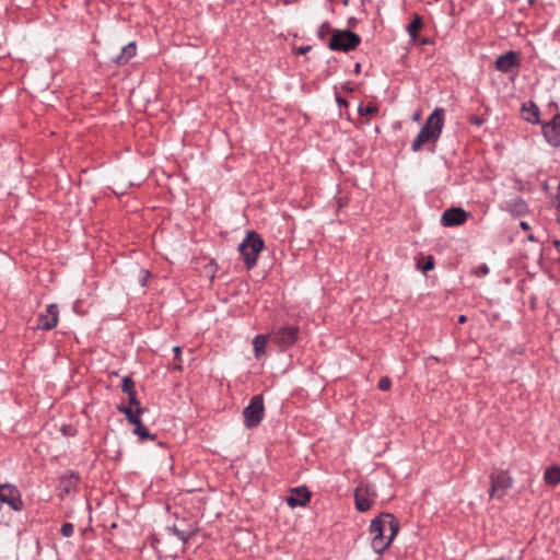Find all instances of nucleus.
Wrapping results in <instances>:
<instances>
[{
  "label": "nucleus",
  "instance_id": "30",
  "mask_svg": "<svg viewBox=\"0 0 560 560\" xmlns=\"http://www.w3.org/2000/svg\"><path fill=\"white\" fill-rule=\"evenodd\" d=\"M327 32H329V25L327 23H323L318 30L319 36H324Z\"/></svg>",
  "mask_w": 560,
  "mask_h": 560
},
{
  "label": "nucleus",
  "instance_id": "10",
  "mask_svg": "<svg viewBox=\"0 0 560 560\" xmlns=\"http://www.w3.org/2000/svg\"><path fill=\"white\" fill-rule=\"evenodd\" d=\"M545 140L552 147H560V114L542 125Z\"/></svg>",
  "mask_w": 560,
  "mask_h": 560
},
{
  "label": "nucleus",
  "instance_id": "21",
  "mask_svg": "<svg viewBox=\"0 0 560 560\" xmlns=\"http://www.w3.org/2000/svg\"><path fill=\"white\" fill-rule=\"evenodd\" d=\"M422 26V20L419 15H416L411 23L409 24L408 26V34L409 36L412 38V39H416L417 36H418V31L421 28Z\"/></svg>",
  "mask_w": 560,
  "mask_h": 560
},
{
  "label": "nucleus",
  "instance_id": "16",
  "mask_svg": "<svg viewBox=\"0 0 560 560\" xmlns=\"http://www.w3.org/2000/svg\"><path fill=\"white\" fill-rule=\"evenodd\" d=\"M268 338L269 336L267 335H257L253 339L254 355L257 360H260L265 357Z\"/></svg>",
  "mask_w": 560,
  "mask_h": 560
},
{
  "label": "nucleus",
  "instance_id": "2",
  "mask_svg": "<svg viewBox=\"0 0 560 560\" xmlns=\"http://www.w3.org/2000/svg\"><path fill=\"white\" fill-rule=\"evenodd\" d=\"M444 126V109L435 108L427 118L418 136L411 143V150L418 152L427 142H436Z\"/></svg>",
  "mask_w": 560,
  "mask_h": 560
},
{
  "label": "nucleus",
  "instance_id": "25",
  "mask_svg": "<svg viewBox=\"0 0 560 560\" xmlns=\"http://www.w3.org/2000/svg\"><path fill=\"white\" fill-rule=\"evenodd\" d=\"M172 533L183 542H187L188 539H189V534L183 532V530H179L177 527H172L171 528Z\"/></svg>",
  "mask_w": 560,
  "mask_h": 560
},
{
  "label": "nucleus",
  "instance_id": "12",
  "mask_svg": "<svg viewBox=\"0 0 560 560\" xmlns=\"http://www.w3.org/2000/svg\"><path fill=\"white\" fill-rule=\"evenodd\" d=\"M520 66V58L516 51L510 50L497 58L494 68L500 72H509Z\"/></svg>",
  "mask_w": 560,
  "mask_h": 560
},
{
  "label": "nucleus",
  "instance_id": "27",
  "mask_svg": "<svg viewBox=\"0 0 560 560\" xmlns=\"http://www.w3.org/2000/svg\"><path fill=\"white\" fill-rule=\"evenodd\" d=\"M392 386V382L388 377H382L380 381H378V384H377V387L381 389V390H388Z\"/></svg>",
  "mask_w": 560,
  "mask_h": 560
},
{
  "label": "nucleus",
  "instance_id": "18",
  "mask_svg": "<svg viewBox=\"0 0 560 560\" xmlns=\"http://www.w3.org/2000/svg\"><path fill=\"white\" fill-rule=\"evenodd\" d=\"M77 479L78 478L72 472L69 476H63L60 480V494L70 493L75 486Z\"/></svg>",
  "mask_w": 560,
  "mask_h": 560
},
{
  "label": "nucleus",
  "instance_id": "35",
  "mask_svg": "<svg viewBox=\"0 0 560 560\" xmlns=\"http://www.w3.org/2000/svg\"><path fill=\"white\" fill-rule=\"evenodd\" d=\"M472 122H474L475 125H477V126H480V125L482 124V120H481V119H479V118H474V119H472Z\"/></svg>",
  "mask_w": 560,
  "mask_h": 560
},
{
  "label": "nucleus",
  "instance_id": "13",
  "mask_svg": "<svg viewBox=\"0 0 560 560\" xmlns=\"http://www.w3.org/2000/svg\"><path fill=\"white\" fill-rule=\"evenodd\" d=\"M467 214L462 208H451L443 212L441 222L444 226L460 225L466 221Z\"/></svg>",
  "mask_w": 560,
  "mask_h": 560
},
{
  "label": "nucleus",
  "instance_id": "14",
  "mask_svg": "<svg viewBox=\"0 0 560 560\" xmlns=\"http://www.w3.org/2000/svg\"><path fill=\"white\" fill-rule=\"evenodd\" d=\"M311 493L306 487H296L292 489L291 494L287 498L290 508L304 506L310 501Z\"/></svg>",
  "mask_w": 560,
  "mask_h": 560
},
{
  "label": "nucleus",
  "instance_id": "15",
  "mask_svg": "<svg viewBox=\"0 0 560 560\" xmlns=\"http://www.w3.org/2000/svg\"><path fill=\"white\" fill-rule=\"evenodd\" d=\"M136 43L130 42L121 48L120 52L115 58H113V62L116 65H125L136 55Z\"/></svg>",
  "mask_w": 560,
  "mask_h": 560
},
{
  "label": "nucleus",
  "instance_id": "39",
  "mask_svg": "<svg viewBox=\"0 0 560 560\" xmlns=\"http://www.w3.org/2000/svg\"><path fill=\"white\" fill-rule=\"evenodd\" d=\"M553 245H555L556 247H560V241H555V242H553Z\"/></svg>",
  "mask_w": 560,
  "mask_h": 560
},
{
  "label": "nucleus",
  "instance_id": "36",
  "mask_svg": "<svg viewBox=\"0 0 560 560\" xmlns=\"http://www.w3.org/2000/svg\"><path fill=\"white\" fill-rule=\"evenodd\" d=\"M148 276H149V272L145 271V278H142V281H141L142 285H145Z\"/></svg>",
  "mask_w": 560,
  "mask_h": 560
},
{
  "label": "nucleus",
  "instance_id": "9",
  "mask_svg": "<svg viewBox=\"0 0 560 560\" xmlns=\"http://www.w3.org/2000/svg\"><path fill=\"white\" fill-rule=\"evenodd\" d=\"M0 503L16 512L24 506L20 490L12 483H0Z\"/></svg>",
  "mask_w": 560,
  "mask_h": 560
},
{
  "label": "nucleus",
  "instance_id": "33",
  "mask_svg": "<svg viewBox=\"0 0 560 560\" xmlns=\"http://www.w3.org/2000/svg\"><path fill=\"white\" fill-rule=\"evenodd\" d=\"M180 351H182V350H180V347H178V346H175V347L173 348V352L175 353V357H178V355L180 354Z\"/></svg>",
  "mask_w": 560,
  "mask_h": 560
},
{
  "label": "nucleus",
  "instance_id": "20",
  "mask_svg": "<svg viewBox=\"0 0 560 560\" xmlns=\"http://www.w3.org/2000/svg\"><path fill=\"white\" fill-rule=\"evenodd\" d=\"M523 110L529 113V115L526 117L527 121H529L532 124L539 122V108L536 104H534L532 102L528 104H524Z\"/></svg>",
  "mask_w": 560,
  "mask_h": 560
},
{
  "label": "nucleus",
  "instance_id": "28",
  "mask_svg": "<svg viewBox=\"0 0 560 560\" xmlns=\"http://www.w3.org/2000/svg\"><path fill=\"white\" fill-rule=\"evenodd\" d=\"M129 397V406L135 409L141 408L139 400L137 399L136 390L127 394Z\"/></svg>",
  "mask_w": 560,
  "mask_h": 560
},
{
  "label": "nucleus",
  "instance_id": "41",
  "mask_svg": "<svg viewBox=\"0 0 560 560\" xmlns=\"http://www.w3.org/2000/svg\"><path fill=\"white\" fill-rule=\"evenodd\" d=\"M528 240H529V241H534V236H533V235H529V236H528Z\"/></svg>",
  "mask_w": 560,
  "mask_h": 560
},
{
  "label": "nucleus",
  "instance_id": "38",
  "mask_svg": "<svg viewBox=\"0 0 560 560\" xmlns=\"http://www.w3.org/2000/svg\"><path fill=\"white\" fill-rule=\"evenodd\" d=\"M458 320H459V323H464L466 320V316L465 315H460Z\"/></svg>",
  "mask_w": 560,
  "mask_h": 560
},
{
  "label": "nucleus",
  "instance_id": "24",
  "mask_svg": "<svg viewBox=\"0 0 560 560\" xmlns=\"http://www.w3.org/2000/svg\"><path fill=\"white\" fill-rule=\"evenodd\" d=\"M376 110H377V108L373 105H366V106L360 105L358 108V112L361 116L373 115L376 113Z\"/></svg>",
  "mask_w": 560,
  "mask_h": 560
},
{
  "label": "nucleus",
  "instance_id": "3",
  "mask_svg": "<svg viewBox=\"0 0 560 560\" xmlns=\"http://www.w3.org/2000/svg\"><path fill=\"white\" fill-rule=\"evenodd\" d=\"M262 248V238L256 232H248L238 245V250L247 269H252L256 265L258 255Z\"/></svg>",
  "mask_w": 560,
  "mask_h": 560
},
{
  "label": "nucleus",
  "instance_id": "37",
  "mask_svg": "<svg viewBox=\"0 0 560 560\" xmlns=\"http://www.w3.org/2000/svg\"><path fill=\"white\" fill-rule=\"evenodd\" d=\"M308 50H310V46H307V47H305V48H301V49H300V52L304 54V52H306V51H308Z\"/></svg>",
  "mask_w": 560,
  "mask_h": 560
},
{
  "label": "nucleus",
  "instance_id": "19",
  "mask_svg": "<svg viewBox=\"0 0 560 560\" xmlns=\"http://www.w3.org/2000/svg\"><path fill=\"white\" fill-rule=\"evenodd\" d=\"M544 479L548 485L556 486L560 483V469L558 467H549L544 474Z\"/></svg>",
  "mask_w": 560,
  "mask_h": 560
},
{
  "label": "nucleus",
  "instance_id": "5",
  "mask_svg": "<svg viewBox=\"0 0 560 560\" xmlns=\"http://www.w3.org/2000/svg\"><path fill=\"white\" fill-rule=\"evenodd\" d=\"M244 424L247 429L257 427L264 417V398L262 395L252 397L248 406L243 411Z\"/></svg>",
  "mask_w": 560,
  "mask_h": 560
},
{
  "label": "nucleus",
  "instance_id": "8",
  "mask_svg": "<svg viewBox=\"0 0 560 560\" xmlns=\"http://www.w3.org/2000/svg\"><path fill=\"white\" fill-rule=\"evenodd\" d=\"M354 499L355 506L359 511H369L376 499V490L374 486L361 483L354 490Z\"/></svg>",
  "mask_w": 560,
  "mask_h": 560
},
{
  "label": "nucleus",
  "instance_id": "34",
  "mask_svg": "<svg viewBox=\"0 0 560 560\" xmlns=\"http://www.w3.org/2000/svg\"><path fill=\"white\" fill-rule=\"evenodd\" d=\"M520 226H521L523 230H528V229H529V224H528L527 222H525V221H522V222L520 223Z\"/></svg>",
  "mask_w": 560,
  "mask_h": 560
},
{
  "label": "nucleus",
  "instance_id": "17",
  "mask_svg": "<svg viewBox=\"0 0 560 560\" xmlns=\"http://www.w3.org/2000/svg\"><path fill=\"white\" fill-rule=\"evenodd\" d=\"M117 409L122 412L128 421L132 424L138 423L141 420V415L143 412L142 408L135 409L131 406L119 405Z\"/></svg>",
  "mask_w": 560,
  "mask_h": 560
},
{
  "label": "nucleus",
  "instance_id": "6",
  "mask_svg": "<svg viewBox=\"0 0 560 560\" xmlns=\"http://www.w3.org/2000/svg\"><path fill=\"white\" fill-rule=\"evenodd\" d=\"M299 336V327L295 325H284L278 327L270 334L272 342L281 349H287L295 343Z\"/></svg>",
  "mask_w": 560,
  "mask_h": 560
},
{
  "label": "nucleus",
  "instance_id": "42",
  "mask_svg": "<svg viewBox=\"0 0 560 560\" xmlns=\"http://www.w3.org/2000/svg\"><path fill=\"white\" fill-rule=\"evenodd\" d=\"M359 68H360V65H359V63H357V66H355V70L358 71V70H359Z\"/></svg>",
  "mask_w": 560,
  "mask_h": 560
},
{
  "label": "nucleus",
  "instance_id": "7",
  "mask_svg": "<svg viewBox=\"0 0 560 560\" xmlns=\"http://www.w3.org/2000/svg\"><path fill=\"white\" fill-rule=\"evenodd\" d=\"M490 479L491 487L489 493L491 498H503L513 483L512 477L504 470L492 472Z\"/></svg>",
  "mask_w": 560,
  "mask_h": 560
},
{
  "label": "nucleus",
  "instance_id": "1",
  "mask_svg": "<svg viewBox=\"0 0 560 560\" xmlns=\"http://www.w3.org/2000/svg\"><path fill=\"white\" fill-rule=\"evenodd\" d=\"M399 529L398 521L389 513L381 514L372 520L370 533L371 546L376 553H382L388 548Z\"/></svg>",
  "mask_w": 560,
  "mask_h": 560
},
{
  "label": "nucleus",
  "instance_id": "31",
  "mask_svg": "<svg viewBox=\"0 0 560 560\" xmlns=\"http://www.w3.org/2000/svg\"><path fill=\"white\" fill-rule=\"evenodd\" d=\"M336 101L339 105H343L346 106L347 105V101L345 98H341L339 96L336 97Z\"/></svg>",
  "mask_w": 560,
  "mask_h": 560
},
{
  "label": "nucleus",
  "instance_id": "11",
  "mask_svg": "<svg viewBox=\"0 0 560 560\" xmlns=\"http://www.w3.org/2000/svg\"><path fill=\"white\" fill-rule=\"evenodd\" d=\"M59 311L56 304H48L46 312L38 316L37 327L43 330L54 328L58 323Z\"/></svg>",
  "mask_w": 560,
  "mask_h": 560
},
{
  "label": "nucleus",
  "instance_id": "40",
  "mask_svg": "<svg viewBox=\"0 0 560 560\" xmlns=\"http://www.w3.org/2000/svg\"><path fill=\"white\" fill-rule=\"evenodd\" d=\"M413 119H415V120H418V119H419V114H415V115H413Z\"/></svg>",
  "mask_w": 560,
  "mask_h": 560
},
{
  "label": "nucleus",
  "instance_id": "32",
  "mask_svg": "<svg viewBox=\"0 0 560 560\" xmlns=\"http://www.w3.org/2000/svg\"><path fill=\"white\" fill-rule=\"evenodd\" d=\"M433 268V262L432 261H428L424 267H423V270L427 271V270H430Z\"/></svg>",
  "mask_w": 560,
  "mask_h": 560
},
{
  "label": "nucleus",
  "instance_id": "26",
  "mask_svg": "<svg viewBox=\"0 0 560 560\" xmlns=\"http://www.w3.org/2000/svg\"><path fill=\"white\" fill-rule=\"evenodd\" d=\"M74 532V526L71 523H65L61 526L60 533L63 537H71Z\"/></svg>",
  "mask_w": 560,
  "mask_h": 560
},
{
  "label": "nucleus",
  "instance_id": "29",
  "mask_svg": "<svg viewBox=\"0 0 560 560\" xmlns=\"http://www.w3.org/2000/svg\"><path fill=\"white\" fill-rule=\"evenodd\" d=\"M476 273H477V276H486L489 273V267L486 264H483L478 267V269L476 270Z\"/></svg>",
  "mask_w": 560,
  "mask_h": 560
},
{
  "label": "nucleus",
  "instance_id": "22",
  "mask_svg": "<svg viewBox=\"0 0 560 560\" xmlns=\"http://www.w3.org/2000/svg\"><path fill=\"white\" fill-rule=\"evenodd\" d=\"M133 433L137 434L141 441L154 439V435L149 433V430L141 423V420H139L138 423H135Z\"/></svg>",
  "mask_w": 560,
  "mask_h": 560
},
{
  "label": "nucleus",
  "instance_id": "23",
  "mask_svg": "<svg viewBox=\"0 0 560 560\" xmlns=\"http://www.w3.org/2000/svg\"><path fill=\"white\" fill-rule=\"evenodd\" d=\"M121 390L124 393H126V394L135 392V383H133V381L131 380L130 376H124L122 377Z\"/></svg>",
  "mask_w": 560,
  "mask_h": 560
},
{
  "label": "nucleus",
  "instance_id": "4",
  "mask_svg": "<svg viewBox=\"0 0 560 560\" xmlns=\"http://www.w3.org/2000/svg\"><path fill=\"white\" fill-rule=\"evenodd\" d=\"M360 44V37L350 31H334L328 44L331 50L349 51Z\"/></svg>",
  "mask_w": 560,
  "mask_h": 560
}]
</instances>
